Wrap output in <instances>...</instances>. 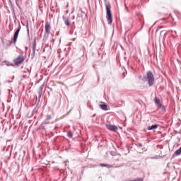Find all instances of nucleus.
<instances>
[{"label": "nucleus", "mask_w": 181, "mask_h": 181, "mask_svg": "<svg viewBox=\"0 0 181 181\" xmlns=\"http://www.w3.org/2000/svg\"><path fill=\"white\" fill-rule=\"evenodd\" d=\"M43 87H45V85H42L39 88L37 96L36 97V102L35 104L38 105V104L40 103V98H42V95L43 94Z\"/></svg>", "instance_id": "3"}, {"label": "nucleus", "mask_w": 181, "mask_h": 181, "mask_svg": "<svg viewBox=\"0 0 181 181\" xmlns=\"http://www.w3.org/2000/svg\"><path fill=\"white\" fill-rule=\"evenodd\" d=\"M144 78L146 81H147L150 87H152V86H153V83H155V77L153 76V74H152V71H147L146 76H144Z\"/></svg>", "instance_id": "1"}, {"label": "nucleus", "mask_w": 181, "mask_h": 181, "mask_svg": "<svg viewBox=\"0 0 181 181\" xmlns=\"http://www.w3.org/2000/svg\"><path fill=\"white\" fill-rule=\"evenodd\" d=\"M15 1H16V3L17 6H18V2H19V0H15Z\"/></svg>", "instance_id": "17"}, {"label": "nucleus", "mask_w": 181, "mask_h": 181, "mask_svg": "<svg viewBox=\"0 0 181 181\" xmlns=\"http://www.w3.org/2000/svg\"><path fill=\"white\" fill-rule=\"evenodd\" d=\"M27 32H28V33H29V28L28 25H27Z\"/></svg>", "instance_id": "18"}, {"label": "nucleus", "mask_w": 181, "mask_h": 181, "mask_svg": "<svg viewBox=\"0 0 181 181\" xmlns=\"http://www.w3.org/2000/svg\"><path fill=\"white\" fill-rule=\"evenodd\" d=\"M64 23L66 26H70V21H69V19L65 20Z\"/></svg>", "instance_id": "15"}, {"label": "nucleus", "mask_w": 181, "mask_h": 181, "mask_svg": "<svg viewBox=\"0 0 181 181\" xmlns=\"http://www.w3.org/2000/svg\"><path fill=\"white\" fill-rule=\"evenodd\" d=\"M50 23L49 22L46 23L45 24V33L49 35V33H50Z\"/></svg>", "instance_id": "9"}, {"label": "nucleus", "mask_w": 181, "mask_h": 181, "mask_svg": "<svg viewBox=\"0 0 181 181\" xmlns=\"http://www.w3.org/2000/svg\"><path fill=\"white\" fill-rule=\"evenodd\" d=\"M25 62V57L23 55H19L15 60L14 63L16 66H19L20 64H22Z\"/></svg>", "instance_id": "5"}, {"label": "nucleus", "mask_w": 181, "mask_h": 181, "mask_svg": "<svg viewBox=\"0 0 181 181\" xmlns=\"http://www.w3.org/2000/svg\"><path fill=\"white\" fill-rule=\"evenodd\" d=\"M105 127H106V128H107V129H109V131H112V132H114V131L118 130V127H117V126H115V125H112V124H106Z\"/></svg>", "instance_id": "7"}, {"label": "nucleus", "mask_w": 181, "mask_h": 181, "mask_svg": "<svg viewBox=\"0 0 181 181\" xmlns=\"http://www.w3.org/2000/svg\"><path fill=\"white\" fill-rule=\"evenodd\" d=\"M100 166H102V167L112 168V165H108V164H105V163H100Z\"/></svg>", "instance_id": "13"}, {"label": "nucleus", "mask_w": 181, "mask_h": 181, "mask_svg": "<svg viewBox=\"0 0 181 181\" xmlns=\"http://www.w3.org/2000/svg\"><path fill=\"white\" fill-rule=\"evenodd\" d=\"M62 18H63L64 22L67 20V18H66V16H62Z\"/></svg>", "instance_id": "16"}, {"label": "nucleus", "mask_w": 181, "mask_h": 181, "mask_svg": "<svg viewBox=\"0 0 181 181\" xmlns=\"http://www.w3.org/2000/svg\"><path fill=\"white\" fill-rule=\"evenodd\" d=\"M19 32H21V25H18L17 30L14 33V35H13V38L14 45H16V42L18 41V37L19 36Z\"/></svg>", "instance_id": "6"}, {"label": "nucleus", "mask_w": 181, "mask_h": 181, "mask_svg": "<svg viewBox=\"0 0 181 181\" xmlns=\"http://www.w3.org/2000/svg\"><path fill=\"white\" fill-rule=\"evenodd\" d=\"M50 119H52V116L48 115L46 119L44 120V124H50Z\"/></svg>", "instance_id": "10"}, {"label": "nucleus", "mask_w": 181, "mask_h": 181, "mask_svg": "<svg viewBox=\"0 0 181 181\" xmlns=\"http://www.w3.org/2000/svg\"><path fill=\"white\" fill-rule=\"evenodd\" d=\"M106 8V18L108 25L112 23V13H111V5L105 4Z\"/></svg>", "instance_id": "2"}, {"label": "nucleus", "mask_w": 181, "mask_h": 181, "mask_svg": "<svg viewBox=\"0 0 181 181\" xmlns=\"http://www.w3.org/2000/svg\"><path fill=\"white\" fill-rule=\"evenodd\" d=\"M158 129V124H156L152 126H149L147 129L148 131H154L155 129Z\"/></svg>", "instance_id": "11"}, {"label": "nucleus", "mask_w": 181, "mask_h": 181, "mask_svg": "<svg viewBox=\"0 0 181 181\" xmlns=\"http://www.w3.org/2000/svg\"><path fill=\"white\" fill-rule=\"evenodd\" d=\"M140 146L142 147V144H140Z\"/></svg>", "instance_id": "20"}, {"label": "nucleus", "mask_w": 181, "mask_h": 181, "mask_svg": "<svg viewBox=\"0 0 181 181\" xmlns=\"http://www.w3.org/2000/svg\"><path fill=\"white\" fill-rule=\"evenodd\" d=\"M35 54H36V39H34V41L33 42V53L31 54L32 59L35 57Z\"/></svg>", "instance_id": "8"}, {"label": "nucleus", "mask_w": 181, "mask_h": 181, "mask_svg": "<svg viewBox=\"0 0 181 181\" xmlns=\"http://www.w3.org/2000/svg\"><path fill=\"white\" fill-rule=\"evenodd\" d=\"M154 103L157 106V108H160V110H162L163 111L166 110V107H165V106L162 105V103H160V100L158 97H155Z\"/></svg>", "instance_id": "4"}, {"label": "nucleus", "mask_w": 181, "mask_h": 181, "mask_svg": "<svg viewBox=\"0 0 181 181\" xmlns=\"http://www.w3.org/2000/svg\"><path fill=\"white\" fill-rule=\"evenodd\" d=\"M68 138H73V132H69L67 134Z\"/></svg>", "instance_id": "14"}, {"label": "nucleus", "mask_w": 181, "mask_h": 181, "mask_svg": "<svg viewBox=\"0 0 181 181\" xmlns=\"http://www.w3.org/2000/svg\"><path fill=\"white\" fill-rule=\"evenodd\" d=\"M100 107L101 110H103V111H107V110H108L107 107V105H100Z\"/></svg>", "instance_id": "12"}, {"label": "nucleus", "mask_w": 181, "mask_h": 181, "mask_svg": "<svg viewBox=\"0 0 181 181\" xmlns=\"http://www.w3.org/2000/svg\"><path fill=\"white\" fill-rule=\"evenodd\" d=\"M117 168H121V165L117 166Z\"/></svg>", "instance_id": "19"}]
</instances>
